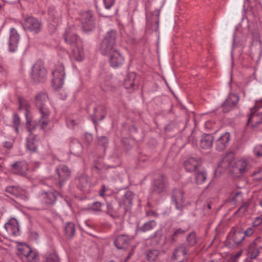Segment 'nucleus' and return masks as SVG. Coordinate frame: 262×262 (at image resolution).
I'll return each instance as SVG.
<instances>
[{
  "mask_svg": "<svg viewBox=\"0 0 262 262\" xmlns=\"http://www.w3.org/2000/svg\"><path fill=\"white\" fill-rule=\"evenodd\" d=\"M63 37L66 43L70 46L72 57L77 61L82 60L84 57L82 43L74 30L67 29Z\"/></svg>",
  "mask_w": 262,
  "mask_h": 262,
  "instance_id": "f257e3e1",
  "label": "nucleus"
},
{
  "mask_svg": "<svg viewBox=\"0 0 262 262\" xmlns=\"http://www.w3.org/2000/svg\"><path fill=\"white\" fill-rule=\"evenodd\" d=\"M57 194L56 191L40 193L34 200V209L42 210L48 209L55 203Z\"/></svg>",
  "mask_w": 262,
  "mask_h": 262,
  "instance_id": "f03ea898",
  "label": "nucleus"
},
{
  "mask_svg": "<svg viewBox=\"0 0 262 262\" xmlns=\"http://www.w3.org/2000/svg\"><path fill=\"white\" fill-rule=\"evenodd\" d=\"M116 39V31L112 30L107 32L100 46L99 50L100 53L103 55L108 56L117 50Z\"/></svg>",
  "mask_w": 262,
  "mask_h": 262,
  "instance_id": "7ed1b4c3",
  "label": "nucleus"
},
{
  "mask_svg": "<svg viewBox=\"0 0 262 262\" xmlns=\"http://www.w3.org/2000/svg\"><path fill=\"white\" fill-rule=\"evenodd\" d=\"M21 24L24 30L34 34L39 33L42 30V21L33 16L25 18Z\"/></svg>",
  "mask_w": 262,
  "mask_h": 262,
  "instance_id": "20e7f679",
  "label": "nucleus"
},
{
  "mask_svg": "<svg viewBox=\"0 0 262 262\" xmlns=\"http://www.w3.org/2000/svg\"><path fill=\"white\" fill-rule=\"evenodd\" d=\"M47 70L41 60L37 61L32 68L31 77L34 82H43L46 80Z\"/></svg>",
  "mask_w": 262,
  "mask_h": 262,
  "instance_id": "39448f33",
  "label": "nucleus"
},
{
  "mask_svg": "<svg viewBox=\"0 0 262 262\" xmlns=\"http://www.w3.org/2000/svg\"><path fill=\"white\" fill-rule=\"evenodd\" d=\"M56 172L58 180L55 182V185L57 188L62 189L71 176V170L66 165H60L56 167Z\"/></svg>",
  "mask_w": 262,
  "mask_h": 262,
  "instance_id": "423d86ee",
  "label": "nucleus"
},
{
  "mask_svg": "<svg viewBox=\"0 0 262 262\" xmlns=\"http://www.w3.org/2000/svg\"><path fill=\"white\" fill-rule=\"evenodd\" d=\"M160 11L156 10L146 16V31L150 33L159 31V16Z\"/></svg>",
  "mask_w": 262,
  "mask_h": 262,
  "instance_id": "0eeeda50",
  "label": "nucleus"
},
{
  "mask_svg": "<svg viewBox=\"0 0 262 262\" xmlns=\"http://www.w3.org/2000/svg\"><path fill=\"white\" fill-rule=\"evenodd\" d=\"M52 84L55 89L61 88L63 84L65 76L64 68L62 63L56 66L55 70L52 72Z\"/></svg>",
  "mask_w": 262,
  "mask_h": 262,
  "instance_id": "6e6552de",
  "label": "nucleus"
},
{
  "mask_svg": "<svg viewBox=\"0 0 262 262\" xmlns=\"http://www.w3.org/2000/svg\"><path fill=\"white\" fill-rule=\"evenodd\" d=\"M48 97L46 93L40 92L35 97V105L40 114H43L44 116L50 114V111L48 106Z\"/></svg>",
  "mask_w": 262,
  "mask_h": 262,
  "instance_id": "1a4fd4ad",
  "label": "nucleus"
},
{
  "mask_svg": "<svg viewBox=\"0 0 262 262\" xmlns=\"http://www.w3.org/2000/svg\"><path fill=\"white\" fill-rule=\"evenodd\" d=\"M168 186L167 178L165 175L160 174L154 180L151 190L154 193L160 194L166 191Z\"/></svg>",
  "mask_w": 262,
  "mask_h": 262,
  "instance_id": "9d476101",
  "label": "nucleus"
},
{
  "mask_svg": "<svg viewBox=\"0 0 262 262\" xmlns=\"http://www.w3.org/2000/svg\"><path fill=\"white\" fill-rule=\"evenodd\" d=\"M261 242V238L258 236L250 243L247 248V252L250 258L255 259L259 255L260 250L262 249Z\"/></svg>",
  "mask_w": 262,
  "mask_h": 262,
  "instance_id": "9b49d317",
  "label": "nucleus"
},
{
  "mask_svg": "<svg viewBox=\"0 0 262 262\" xmlns=\"http://www.w3.org/2000/svg\"><path fill=\"white\" fill-rule=\"evenodd\" d=\"M184 191L181 189H174L171 193V201L177 209L182 210L185 206Z\"/></svg>",
  "mask_w": 262,
  "mask_h": 262,
  "instance_id": "f8f14e48",
  "label": "nucleus"
},
{
  "mask_svg": "<svg viewBox=\"0 0 262 262\" xmlns=\"http://www.w3.org/2000/svg\"><path fill=\"white\" fill-rule=\"evenodd\" d=\"M108 62L113 68L120 67L124 63V56L118 49L108 55Z\"/></svg>",
  "mask_w": 262,
  "mask_h": 262,
  "instance_id": "ddd939ff",
  "label": "nucleus"
},
{
  "mask_svg": "<svg viewBox=\"0 0 262 262\" xmlns=\"http://www.w3.org/2000/svg\"><path fill=\"white\" fill-rule=\"evenodd\" d=\"M20 35L16 29L10 28L8 42L9 51L15 52L17 50Z\"/></svg>",
  "mask_w": 262,
  "mask_h": 262,
  "instance_id": "4468645a",
  "label": "nucleus"
},
{
  "mask_svg": "<svg viewBox=\"0 0 262 262\" xmlns=\"http://www.w3.org/2000/svg\"><path fill=\"white\" fill-rule=\"evenodd\" d=\"M81 21L82 28L85 31H91L95 27L93 15L90 11L85 12L82 14Z\"/></svg>",
  "mask_w": 262,
  "mask_h": 262,
  "instance_id": "2eb2a0df",
  "label": "nucleus"
},
{
  "mask_svg": "<svg viewBox=\"0 0 262 262\" xmlns=\"http://www.w3.org/2000/svg\"><path fill=\"white\" fill-rule=\"evenodd\" d=\"M188 250L184 244L178 246L173 251L171 256L172 262H183L185 258Z\"/></svg>",
  "mask_w": 262,
  "mask_h": 262,
  "instance_id": "dca6fc26",
  "label": "nucleus"
},
{
  "mask_svg": "<svg viewBox=\"0 0 262 262\" xmlns=\"http://www.w3.org/2000/svg\"><path fill=\"white\" fill-rule=\"evenodd\" d=\"M12 172L15 174L25 176L29 169L28 165L25 161H17L11 165Z\"/></svg>",
  "mask_w": 262,
  "mask_h": 262,
  "instance_id": "f3484780",
  "label": "nucleus"
},
{
  "mask_svg": "<svg viewBox=\"0 0 262 262\" xmlns=\"http://www.w3.org/2000/svg\"><path fill=\"white\" fill-rule=\"evenodd\" d=\"M230 140V134L228 132L222 134L215 141L216 149L219 151L224 150L228 146Z\"/></svg>",
  "mask_w": 262,
  "mask_h": 262,
  "instance_id": "a211bd4d",
  "label": "nucleus"
},
{
  "mask_svg": "<svg viewBox=\"0 0 262 262\" xmlns=\"http://www.w3.org/2000/svg\"><path fill=\"white\" fill-rule=\"evenodd\" d=\"M239 101V97L233 94L229 95L228 98L222 104V111L224 113H227L232 110L236 105Z\"/></svg>",
  "mask_w": 262,
  "mask_h": 262,
  "instance_id": "6ab92c4d",
  "label": "nucleus"
},
{
  "mask_svg": "<svg viewBox=\"0 0 262 262\" xmlns=\"http://www.w3.org/2000/svg\"><path fill=\"white\" fill-rule=\"evenodd\" d=\"M5 229L8 234L11 236H16L19 234V227L17 221L15 219H11L5 225Z\"/></svg>",
  "mask_w": 262,
  "mask_h": 262,
  "instance_id": "aec40b11",
  "label": "nucleus"
},
{
  "mask_svg": "<svg viewBox=\"0 0 262 262\" xmlns=\"http://www.w3.org/2000/svg\"><path fill=\"white\" fill-rule=\"evenodd\" d=\"M75 183L78 188L81 191H87L88 190L84 189L89 185L88 176L84 173L78 174L75 178Z\"/></svg>",
  "mask_w": 262,
  "mask_h": 262,
  "instance_id": "412c9836",
  "label": "nucleus"
},
{
  "mask_svg": "<svg viewBox=\"0 0 262 262\" xmlns=\"http://www.w3.org/2000/svg\"><path fill=\"white\" fill-rule=\"evenodd\" d=\"M256 111L255 107L251 109V114L248 120V125H251L252 128L256 127L259 124L262 123V113L255 114Z\"/></svg>",
  "mask_w": 262,
  "mask_h": 262,
  "instance_id": "4be33fe9",
  "label": "nucleus"
},
{
  "mask_svg": "<svg viewBox=\"0 0 262 262\" xmlns=\"http://www.w3.org/2000/svg\"><path fill=\"white\" fill-rule=\"evenodd\" d=\"M248 163L246 160L242 159L236 161L233 167V172L242 174L247 171Z\"/></svg>",
  "mask_w": 262,
  "mask_h": 262,
  "instance_id": "5701e85b",
  "label": "nucleus"
},
{
  "mask_svg": "<svg viewBox=\"0 0 262 262\" xmlns=\"http://www.w3.org/2000/svg\"><path fill=\"white\" fill-rule=\"evenodd\" d=\"M5 192L16 198H20L22 199L26 198V191L21 188L18 186H7L5 188Z\"/></svg>",
  "mask_w": 262,
  "mask_h": 262,
  "instance_id": "b1692460",
  "label": "nucleus"
},
{
  "mask_svg": "<svg viewBox=\"0 0 262 262\" xmlns=\"http://www.w3.org/2000/svg\"><path fill=\"white\" fill-rule=\"evenodd\" d=\"M136 84L137 80L136 73L134 72L128 73L124 79V88L127 90H134L138 87Z\"/></svg>",
  "mask_w": 262,
  "mask_h": 262,
  "instance_id": "393cba45",
  "label": "nucleus"
},
{
  "mask_svg": "<svg viewBox=\"0 0 262 262\" xmlns=\"http://www.w3.org/2000/svg\"><path fill=\"white\" fill-rule=\"evenodd\" d=\"M130 239L126 235L118 236L115 241L114 244L119 249H126L129 245Z\"/></svg>",
  "mask_w": 262,
  "mask_h": 262,
  "instance_id": "a878e982",
  "label": "nucleus"
},
{
  "mask_svg": "<svg viewBox=\"0 0 262 262\" xmlns=\"http://www.w3.org/2000/svg\"><path fill=\"white\" fill-rule=\"evenodd\" d=\"M214 141V138L211 134H204L202 136L200 146L201 148L210 149L211 148Z\"/></svg>",
  "mask_w": 262,
  "mask_h": 262,
  "instance_id": "bb28decb",
  "label": "nucleus"
},
{
  "mask_svg": "<svg viewBox=\"0 0 262 262\" xmlns=\"http://www.w3.org/2000/svg\"><path fill=\"white\" fill-rule=\"evenodd\" d=\"M134 196V193L130 191H126L123 195L121 204L124 206L125 211L128 210L131 208Z\"/></svg>",
  "mask_w": 262,
  "mask_h": 262,
  "instance_id": "cd10ccee",
  "label": "nucleus"
},
{
  "mask_svg": "<svg viewBox=\"0 0 262 262\" xmlns=\"http://www.w3.org/2000/svg\"><path fill=\"white\" fill-rule=\"evenodd\" d=\"M36 138V135L30 134L29 136L26 139V148L30 152H35L37 151V141Z\"/></svg>",
  "mask_w": 262,
  "mask_h": 262,
  "instance_id": "c85d7f7f",
  "label": "nucleus"
},
{
  "mask_svg": "<svg viewBox=\"0 0 262 262\" xmlns=\"http://www.w3.org/2000/svg\"><path fill=\"white\" fill-rule=\"evenodd\" d=\"M106 114V108L104 106L99 105L94 108L93 120L94 123L104 119Z\"/></svg>",
  "mask_w": 262,
  "mask_h": 262,
  "instance_id": "c756f323",
  "label": "nucleus"
},
{
  "mask_svg": "<svg viewBox=\"0 0 262 262\" xmlns=\"http://www.w3.org/2000/svg\"><path fill=\"white\" fill-rule=\"evenodd\" d=\"M200 165V161L194 158H190L184 162L185 169L187 171L196 170V168Z\"/></svg>",
  "mask_w": 262,
  "mask_h": 262,
  "instance_id": "7c9ffc66",
  "label": "nucleus"
},
{
  "mask_svg": "<svg viewBox=\"0 0 262 262\" xmlns=\"http://www.w3.org/2000/svg\"><path fill=\"white\" fill-rule=\"evenodd\" d=\"M31 248L26 244H21L17 246V254L22 259H24L27 255L31 252Z\"/></svg>",
  "mask_w": 262,
  "mask_h": 262,
  "instance_id": "2f4dec72",
  "label": "nucleus"
},
{
  "mask_svg": "<svg viewBox=\"0 0 262 262\" xmlns=\"http://www.w3.org/2000/svg\"><path fill=\"white\" fill-rule=\"evenodd\" d=\"M156 226V222L154 220H151L145 223L141 226L138 227L137 230L139 232H145L153 229Z\"/></svg>",
  "mask_w": 262,
  "mask_h": 262,
  "instance_id": "473e14b6",
  "label": "nucleus"
},
{
  "mask_svg": "<svg viewBox=\"0 0 262 262\" xmlns=\"http://www.w3.org/2000/svg\"><path fill=\"white\" fill-rule=\"evenodd\" d=\"M64 234L67 238H72L75 233V226L72 222L67 223L64 228Z\"/></svg>",
  "mask_w": 262,
  "mask_h": 262,
  "instance_id": "72a5a7b5",
  "label": "nucleus"
},
{
  "mask_svg": "<svg viewBox=\"0 0 262 262\" xmlns=\"http://www.w3.org/2000/svg\"><path fill=\"white\" fill-rule=\"evenodd\" d=\"M48 14L52 20L55 23H58L61 18L60 11H56L53 8H50L49 9Z\"/></svg>",
  "mask_w": 262,
  "mask_h": 262,
  "instance_id": "f704fd0d",
  "label": "nucleus"
},
{
  "mask_svg": "<svg viewBox=\"0 0 262 262\" xmlns=\"http://www.w3.org/2000/svg\"><path fill=\"white\" fill-rule=\"evenodd\" d=\"M70 146L71 152L74 154H79L81 150V145L77 140H73Z\"/></svg>",
  "mask_w": 262,
  "mask_h": 262,
  "instance_id": "c9c22d12",
  "label": "nucleus"
},
{
  "mask_svg": "<svg viewBox=\"0 0 262 262\" xmlns=\"http://www.w3.org/2000/svg\"><path fill=\"white\" fill-rule=\"evenodd\" d=\"M245 239L244 231L242 230L235 231L233 233V241L236 245H239Z\"/></svg>",
  "mask_w": 262,
  "mask_h": 262,
  "instance_id": "e433bc0d",
  "label": "nucleus"
},
{
  "mask_svg": "<svg viewBox=\"0 0 262 262\" xmlns=\"http://www.w3.org/2000/svg\"><path fill=\"white\" fill-rule=\"evenodd\" d=\"M189 230V228L182 229L181 228L174 229L173 233L170 236L171 243H173L176 242L177 237L180 234H183Z\"/></svg>",
  "mask_w": 262,
  "mask_h": 262,
  "instance_id": "4c0bfd02",
  "label": "nucleus"
},
{
  "mask_svg": "<svg viewBox=\"0 0 262 262\" xmlns=\"http://www.w3.org/2000/svg\"><path fill=\"white\" fill-rule=\"evenodd\" d=\"M24 260H27L28 262H38V255L35 251L31 250L30 253L27 255Z\"/></svg>",
  "mask_w": 262,
  "mask_h": 262,
  "instance_id": "58836bf2",
  "label": "nucleus"
},
{
  "mask_svg": "<svg viewBox=\"0 0 262 262\" xmlns=\"http://www.w3.org/2000/svg\"><path fill=\"white\" fill-rule=\"evenodd\" d=\"M159 254V251L158 250H149L146 253L147 259L149 261H154L157 258Z\"/></svg>",
  "mask_w": 262,
  "mask_h": 262,
  "instance_id": "ea45409f",
  "label": "nucleus"
},
{
  "mask_svg": "<svg viewBox=\"0 0 262 262\" xmlns=\"http://www.w3.org/2000/svg\"><path fill=\"white\" fill-rule=\"evenodd\" d=\"M41 117L38 121L40 124V128L41 129H44L48 126L49 120V117L50 114H48L47 116H44L43 114H40Z\"/></svg>",
  "mask_w": 262,
  "mask_h": 262,
  "instance_id": "a19ab883",
  "label": "nucleus"
},
{
  "mask_svg": "<svg viewBox=\"0 0 262 262\" xmlns=\"http://www.w3.org/2000/svg\"><path fill=\"white\" fill-rule=\"evenodd\" d=\"M206 173L204 171L196 172L195 176L196 183L198 184L203 183L206 180Z\"/></svg>",
  "mask_w": 262,
  "mask_h": 262,
  "instance_id": "79ce46f5",
  "label": "nucleus"
},
{
  "mask_svg": "<svg viewBox=\"0 0 262 262\" xmlns=\"http://www.w3.org/2000/svg\"><path fill=\"white\" fill-rule=\"evenodd\" d=\"M188 244L190 246H194L196 243V234L195 232H191L186 238Z\"/></svg>",
  "mask_w": 262,
  "mask_h": 262,
  "instance_id": "37998d69",
  "label": "nucleus"
},
{
  "mask_svg": "<svg viewBox=\"0 0 262 262\" xmlns=\"http://www.w3.org/2000/svg\"><path fill=\"white\" fill-rule=\"evenodd\" d=\"M46 262H60L58 256L55 253H50L46 255Z\"/></svg>",
  "mask_w": 262,
  "mask_h": 262,
  "instance_id": "c03bdc74",
  "label": "nucleus"
},
{
  "mask_svg": "<svg viewBox=\"0 0 262 262\" xmlns=\"http://www.w3.org/2000/svg\"><path fill=\"white\" fill-rule=\"evenodd\" d=\"M242 193L241 192H236L235 193H232L230 196V201L231 202H236L239 201L242 199Z\"/></svg>",
  "mask_w": 262,
  "mask_h": 262,
  "instance_id": "a18cd8bd",
  "label": "nucleus"
},
{
  "mask_svg": "<svg viewBox=\"0 0 262 262\" xmlns=\"http://www.w3.org/2000/svg\"><path fill=\"white\" fill-rule=\"evenodd\" d=\"M243 253V250H241L235 254L231 255L230 257V261L231 262H236L238 259L241 256Z\"/></svg>",
  "mask_w": 262,
  "mask_h": 262,
  "instance_id": "49530a36",
  "label": "nucleus"
},
{
  "mask_svg": "<svg viewBox=\"0 0 262 262\" xmlns=\"http://www.w3.org/2000/svg\"><path fill=\"white\" fill-rule=\"evenodd\" d=\"M102 206V204L101 203L96 202L93 204L91 206V209L95 211H101Z\"/></svg>",
  "mask_w": 262,
  "mask_h": 262,
  "instance_id": "de8ad7c7",
  "label": "nucleus"
},
{
  "mask_svg": "<svg viewBox=\"0 0 262 262\" xmlns=\"http://www.w3.org/2000/svg\"><path fill=\"white\" fill-rule=\"evenodd\" d=\"M249 206V203L248 202H245L239 207L237 211L243 214L247 211Z\"/></svg>",
  "mask_w": 262,
  "mask_h": 262,
  "instance_id": "09e8293b",
  "label": "nucleus"
},
{
  "mask_svg": "<svg viewBox=\"0 0 262 262\" xmlns=\"http://www.w3.org/2000/svg\"><path fill=\"white\" fill-rule=\"evenodd\" d=\"M254 152L257 157H262V145L256 146L254 149Z\"/></svg>",
  "mask_w": 262,
  "mask_h": 262,
  "instance_id": "8fccbe9b",
  "label": "nucleus"
},
{
  "mask_svg": "<svg viewBox=\"0 0 262 262\" xmlns=\"http://www.w3.org/2000/svg\"><path fill=\"white\" fill-rule=\"evenodd\" d=\"M115 0H103V3L105 7L107 9H110L114 5Z\"/></svg>",
  "mask_w": 262,
  "mask_h": 262,
  "instance_id": "3c124183",
  "label": "nucleus"
},
{
  "mask_svg": "<svg viewBox=\"0 0 262 262\" xmlns=\"http://www.w3.org/2000/svg\"><path fill=\"white\" fill-rule=\"evenodd\" d=\"M13 125H20V118L16 114H14L13 115Z\"/></svg>",
  "mask_w": 262,
  "mask_h": 262,
  "instance_id": "603ef678",
  "label": "nucleus"
},
{
  "mask_svg": "<svg viewBox=\"0 0 262 262\" xmlns=\"http://www.w3.org/2000/svg\"><path fill=\"white\" fill-rule=\"evenodd\" d=\"M99 144H100L103 146H105L108 143L107 138L105 136L101 137L99 139Z\"/></svg>",
  "mask_w": 262,
  "mask_h": 262,
  "instance_id": "864d4df0",
  "label": "nucleus"
},
{
  "mask_svg": "<svg viewBox=\"0 0 262 262\" xmlns=\"http://www.w3.org/2000/svg\"><path fill=\"white\" fill-rule=\"evenodd\" d=\"M254 231L253 229L251 228H248L245 231H244V235L245 237L246 236L250 237L253 234Z\"/></svg>",
  "mask_w": 262,
  "mask_h": 262,
  "instance_id": "5fc2aeb1",
  "label": "nucleus"
},
{
  "mask_svg": "<svg viewBox=\"0 0 262 262\" xmlns=\"http://www.w3.org/2000/svg\"><path fill=\"white\" fill-rule=\"evenodd\" d=\"M261 224H262V216L256 217L253 222V225L255 227H257Z\"/></svg>",
  "mask_w": 262,
  "mask_h": 262,
  "instance_id": "6e6d98bb",
  "label": "nucleus"
},
{
  "mask_svg": "<svg viewBox=\"0 0 262 262\" xmlns=\"http://www.w3.org/2000/svg\"><path fill=\"white\" fill-rule=\"evenodd\" d=\"M3 145L5 148L8 149L12 148L13 146V142L10 141H5L4 142Z\"/></svg>",
  "mask_w": 262,
  "mask_h": 262,
  "instance_id": "4d7b16f0",
  "label": "nucleus"
},
{
  "mask_svg": "<svg viewBox=\"0 0 262 262\" xmlns=\"http://www.w3.org/2000/svg\"><path fill=\"white\" fill-rule=\"evenodd\" d=\"M146 214L148 216H157L158 213L152 210H149L146 211Z\"/></svg>",
  "mask_w": 262,
  "mask_h": 262,
  "instance_id": "13d9d810",
  "label": "nucleus"
},
{
  "mask_svg": "<svg viewBox=\"0 0 262 262\" xmlns=\"http://www.w3.org/2000/svg\"><path fill=\"white\" fill-rule=\"evenodd\" d=\"M258 174H259V176L257 178V179L261 180L262 179V169H258L256 171H255L253 173V176H256Z\"/></svg>",
  "mask_w": 262,
  "mask_h": 262,
  "instance_id": "bf43d9fd",
  "label": "nucleus"
},
{
  "mask_svg": "<svg viewBox=\"0 0 262 262\" xmlns=\"http://www.w3.org/2000/svg\"><path fill=\"white\" fill-rule=\"evenodd\" d=\"M107 190V188L105 187L104 185H102L101 186V189L99 192V194L101 196H104L105 195V192Z\"/></svg>",
  "mask_w": 262,
  "mask_h": 262,
  "instance_id": "052dcab7",
  "label": "nucleus"
},
{
  "mask_svg": "<svg viewBox=\"0 0 262 262\" xmlns=\"http://www.w3.org/2000/svg\"><path fill=\"white\" fill-rule=\"evenodd\" d=\"M58 54L62 57L68 55V52L64 49H60L58 50Z\"/></svg>",
  "mask_w": 262,
  "mask_h": 262,
  "instance_id": "680f3d73",
  "label": "nucleus"
},
{
  "mask_svg": "<svg viewBox=\"0 0 262 262\" xmlns=\"http://www.w3.org/2000/svg\"><path fill=\"white\" fill-rule=\"evenodd\" d=\"M26 126L29 132H32L35 128V127H31V121L29 120L27 121Z\"/></svg>",
  "mask_w": 262,
  "mask_h": 262,
  "instance_id": "e2e57ef3",
  "label": "nucleus"
},
{
  "mask_svg": "<svg viewBox=\"0 0 262 262\" xmlns=\"http://www.w3.org/2000/svg\"><path fill=\"white\" fill-rule=\"evenodd\" d=\"M101 167L100 166L95 165L92 167V170L97 173H99L101 171Z\"/></svg>",
  "mask_w": 262,
  "mask_h": 262,
  "instance_id": "0e129e2a",
  "label": "nucleus"
},
{
  "mask_svg": "<svg viewBox=\"0 0 262 262\" xmlns=\"http://www.w3.org/2000/svg\"><path fill=\"white\" fill-rule=\"evenodd\" d=\"M118 227L117 228V230H122L123 229V222L121 221L118 223Z\"/></svg>",
  "mask_w": 262,
  "mask_h": 262,
  "instance_id": "69168bd1",
  "label": "nucleus"
},
{
  "mask_svg": "<svg viewBox=\"0 0 262 262\" xmlns=\"http://www.w3.org/2000/svg\"><path fill=\"white\" fill-rule=\"evenodd\" d=\"M107 213H111L112 212L111 210L112 209V205L107 204Z\"/></svg>",
  "mask_w": 262,
  "mask_h": 262,
  "instance_id": "338daca9",
  "label": "nucleus"
},
{
  "mask_svg": "<svg viewBox=\"0 0 262 262\" xmlns=\"http://www.w3.org/2000/svg\"><path fill=\"white\" fill-rule=\"evenodd\" d=\"M19 125H14V129L16 134H18L19 133Z\"/></svg>",
  "mask_w": 262,
  "mask_h": 262,
  "instance_id": "774afa93",
  "label": "nucleus"
}]
</instances>
